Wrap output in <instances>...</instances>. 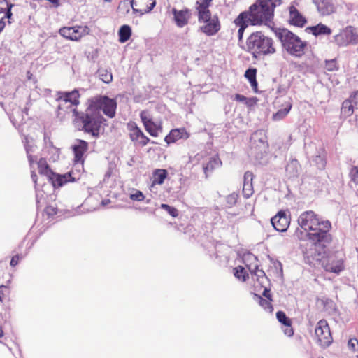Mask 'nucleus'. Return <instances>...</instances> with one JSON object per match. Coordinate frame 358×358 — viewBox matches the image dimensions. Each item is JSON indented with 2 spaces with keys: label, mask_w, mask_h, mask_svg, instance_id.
<instances>
[{
  "label": "nucleus",
  "mask_w": 358,
  "mask_h": 358,
  "mask_svg": "<svg viewBox=\"0 0 358 358\" xmlns=\"http://www.w3.org/2000/svg\"><path fill=\"white\" fill-rule=\"evenodd\" d=\"M282 3V0H257L248 10L241 12L233 21L238 28V41L243 40L249 26H269L273 22L275 8Z\"/></svg>",
  "instance_id": "nucleus-1"
},
{
  "label": "nucleus",
  "mask_w": 358,
  "mask_h": 358,
  "mask_svg": "<svg viewBox=\"0 0 358 358\" xmlns=\"http://www.w3.org/2000/svg\"><path fill=\"white\" fill-rule=\"evenodd\" d=\"M298 224L306 232L307 239L313 243L315 250L322 247L324 254V244L329 243L332 240L329 233L331 229V222L323 219L313 210H306L299 215Z\"/></svg>",
  "instance_id": "nucleus-2"
},
{
  "label": "nucleus",
  "mask_w": 358,
  "mask_h": 358,
  "mask_svg": "<svg viewBox=\"0 0 358 358\" xmlns=\"http://www.w3.org/2000/svg\"><path fill=\"white\" fill-rule=\"evenodd\" d=\"M214 0H196L194 10L199 23V31L207 36L217 34L222 28L221 21L217 15H213L210 7Z\"/></svg>",
  "instance_id": "nucleus-3"
},
{
  "label": "nucleus",
  "mask_w": 358,
  "mask_h": 358,
  "mask_svg": "<svg viewBox=\"0 0 358 358\" xmlns=\"http://www.w3.org/2000/svg\"><path fill=\"white\" fill-rule=\"evenodd\" d=\"M73 115L75 120L82 126V131L85 133L98 138L103 131L106 120L101 113L92 109L88 104L84 113H80L74 108Z\"/></svg>",
  "instance_id": "nucleus-4"
},
{
  "label": "nucleus",
  "mask_w": 358,
  "mask_h": 358,
  "mask_svg": "<svg viewBox=\"0 0 358 358\" xmlns=\"http://www.w3.org/2000/svg\"><path fill=\"white\" fill-rule=\"evenodd\" d=\"M247 50L255 58L273 55L276 49L273 38L266 36L262 31L252 32L246 41Z\"/></svg>",
  "instance_id": "nucleus-5"
},
{
  "label": "nucleus",
  "mask_w": 358,
  "mask_h": 358,
  "mask_svg": "<svg viewBox=\"0 0 358 358\" xmlns=\"http://www.w3.org/2000/svg\"><path fill=\"white\" fill-rule=\"evenodd\" d=\"M275 36L289 55L301 57L305 54L308 43L294 33L287 29H279L275 31Z\"/></svg>",
  "instance_id": "nucleus-6"
},
{
  "label": "nucleus",
  "mask_w": 358,
  "mask_h": 358,
  "mask_svg": "<svg viewBox=\"0 0 358 358\" xmlns=\"http://www.w3.org/2000/svg\"><path fill=\"white\" fill-rule=\"evenodd\" d=\"M252 280L254 281L255 290L260 292L262 289H263L262 294L266 298L264 299L262 296L255 294L259 299V305L266 310L269 313L273 311V308L271 304L272 299L270 290L266 287L267 282V278L262 270L256 268L252 273Z\"/></svg>",
  "instance_id": "nucleus-7"
},
{
  "label": "nucleus",
  "mask_w": 358,
  "mask_h": 358,
  "mask_svg": "<svg viewBox=\"0 0 358 358\" xmlns=\"http://www.w3.org/2000/svg\"><path fill=\"white\" fill-rule=\"evenodd\" d=\"M87 104L92 109L98 113L102 110L106 116L110 118L113 117L115 115L117 102L115 99L106 96L92 97L88 99Z\"/></svg>",
  "instance_id": "nucleus-8"
},
{
  "label": "nucleus",
  "mask_w": 358,
  "mask_h": 358,
  "mask_svg": "<svg viewBox=\"0 0 358 358\" xmlns=\"http://www.w3.org/2000/svg\"><path fill=\"white\" fill-rule=\"evenodd\" d=\"M315 338L318 345L322 348L329 347L333 343L330 327L324 319L319 320L315 328Z\"/></svg>",
  "instance_id": "nucleus-9"
},
{
  "label": "nucleus",
  "mask_w": 358,
  "mask_h": 358,
  "mask_svg": "<svg viewBox=\"0 0 358 358\" xmlns=\"http://www.w3.org/2000/svg\"><path fill=\"white\" fill-rule=\"evenodd\" d=\"M89 31V27L86 25L64 26L59 29L61 36L72 41H79L87 35Z\"/></svg>",
  "instance_id": "nucleus-10"
},
{
  "label": "nucleus",
  "mask_w": 358,
  "mask_h": 358,
  "mask_svg": "<svg viewBox=\"0 0 358 358\" xmlns=\"http://www.w3.org/2000/svg\"><path fill=\"white\" fill-rule=\"evenodd\" d=\"M140 118L145 130L152 137H157L163 131V124L161 120L155 122L152 115L147 110L140 113Z\"/></svg>",
  "instance_id": "nucleus-11"
},
{
  "label": "nucleus",
  "mask_w": 358,
  "mask_h": 358,
  "mask_svg": "<svg viewBox=\"0 0 358 358\" xmlns=\"http://www.w3.org/2000/svg\"><path fill=\"white\" fill-rule=\"evenodd\" d=\"M127 129L129 130V138L135 146L143 148L150 142V139L135 122L128 123Z\"/></svg>",
  "instance_id": "nucleus-12"
},
{
  "label": "nucleus",
  "mask_w": 358,
  "mask_h": 358,
  "mask_svg": "<svg viewBox=\"0 0 358 358\" xmlns=\"http://www.w3.org/2000/svg\"><path fill=\"white\" fill-rule=\"evenodd\" d=\"M57 101L64 104H69L67 108L72 110L80 104V94L76 89L71 92H59Z\"/></svg>",
  "instance_id": "nucleus-13"
},
{
  "label": "nucleus",
  "mask_w": 358,
  "mask_h": 358,
  "mask_svg": "<svg viewBox=\"0 0 358 358\" xmlns=\"http://www.w3.org/2000/svg\"><path fill=\"white\" fill-rule=\"evenodd\" d=\"M290 215L287 210H280L271 218L273 227L278 231H286L290 224Z\"/></svg>",
  "instance_id": "nucleus-14"
},
{
  "label": "nucleus",
  "mask_w": 358,
  "mask_h": 358,
  "mask_svg": "<svg viewBox=\"0 0 358 358\" xmlns=\"http://www.w3.org/2000/svg\"><path fill=\"white\" fill-rule=\"evenodd\" d=\"M322 265L327 272L338 274L345 268V260L343 258L331 256L324 260Z\"/></svg>",
  "instance_id": "nucleus-15"
},
{
  "label": "nucleus",
  "mask_w": 358,
  "mask_h": 358,
  "mask_svg": "<svg viewBox=\"0 0 358 358\" xmlns=\"http://www.w3.org/2000/svg\"><path fill=\"white\" fill-rule=\"evenodd\" d=\"M336 40L340 45L358 42V33L355 28L349 26L336 36Z\"/></svg>",
  "instance_id": "nucleus-16"
},
{
  "label": "nucleus",
  "mask_w": 358,
  "mask_h": 358,
  "mask_svg": "<svg viewBox=\"0 0 358 358\" xmlns=\"http://www.w3.org/2000/svg\"><path fill=\"white\" fill-rule=\"evenodd\" d=\"M74 155V164H83L85 160V155L88 150V143L84 140L78 139L75 145L72 146Z\"/></svg>",
  "instance_id": "nucleus-17"
},
{
  "label": "nucleus",
  "mask_w": 358,
  "mask_h": 358,
  "mask_svg": "<svg viewBox=\"0 0 358 358\" xmlns=\"http://www.w3.org/2000/svg\"><path fill=\"white\" fill-rule=\"evenodd\" d=\"M289 24L296 27L302 28L307 23L306 17L299 12L295 5L291 4L289 8Z\"/></svg>",
  "instance_id": "nucleus-18"
},
{
  "label": "nucleus",
  "mask_w": 358,
  "mask_h": 358,
  "mask_svg": "<svg viewBox=\"0 0 358 358\" xmlns=\"http://www.w3.org/2000/svg\"><path fill=\"white\" fill-rule=\"evenodd\" d=\"M156 5V0H132L131 7L134 13L142 15L150 13Z\"/></svg>",
  "instance_id": "nucleus-19"
},
{
  "label": "nucleus",
  "mask_w": 358,
  "mask_h": 358,
  "mask_svg": "<svg viewBox=\"0 0 358 358\" xmlns=\"http://www.w3.org/2000/svg\"><path fill=\"white\" fill-rule=\"evenodd\" d=\"M189 133L185 127L173 129L165 136L164 141L168 144L176 143L179 140H187L189 138Z\"/></svg>",
  "instance_id": "nucleus-20"
},
{
  "label": "nucleus",
  "mask_w": 358,
  "mask_h": 358,
  "mask_svg": "<svg viewBox=\"0 0 358 358\" xmlns=\"http://www.w3.org/2000/svg\"><path fill=\"white\" fill-rule=\"evenodd\" d=\"M317 11L322 16H327L334 13L336 8L331 0H313Z\"/></svg>",
  "instance_id": "nucleus-21"
},
{
  "label": "nucleus",
  "mask_w": 358,
  "mask_h": 358,
  "mask_svg": "<svg viewBox=\"0 0 358 358\" xmlns=\"http://www.w3.org/2000/svg\"><path fill=\"white\" fill-rule=\"evenodd\" d=\"M172 13L174 16L175 22L178 27H183L188 24L191 16L190 11L188 8H185L181 10H177L173 8Z\"/></svg>",
  "instance_id": "nucleus-22"
},
{
  "label": "nucleus",
  "mask_w": 358,
  "mask_h": 358,
  "mask_svg": "<svg viewBox=\"0 0 358 358\" xmlns=\"http://www.w3.org/2000/svg\"><path fill=\"white\" fill-rule=\"evenodd\" d=\"M13 5L10 4L7 1H0V13L3 15L0 17V33L4 29L6 24L4 19H10L12 16L11 8Z\"/></svg>",
  "instance_id": "nucleus-23"
},
{
  "label": "nucleus",
  "mask_w": 358,
  "mask_h": 358,
  "mask_svg": "<svg viewBox=\"0 0 358 358\" xmlns=\"http://www.w3.org/2000/svg\"><path fill=\"white\" fill-rule=\"evenodd\" d=\"M168 177V171L164 169H156L152 173L150 178L151 187L156 185H161Z\"/></svg>",
  "instance_id": "nucleus-24"
},
{
  "label": "nucleus",
  "mask_w": 358,
  "mask_h": 358,
  "mask_svg": "<svg viewBox=\"0 0 358 358\" xmlns=\"http://www.w3.org/2000/svg\"><path fill=\"white\" fill-rule=\"evenodd\" d=\"M70 176L69 173L60 175L52 171L48 178L54 187H60L69 181Z\"/></svg>",
  "instance_id": "nucleus-25"
},
{
  "label": "nucleus",
  "mask_w": 358,
  "mask_h": 358,
  "mask_svg": "<svg viewBox=\"0 0 358 358\" xmlns=\"http://www.w3.org/2000/svg\"><path fill=\"white\" fill-rule=\"evenodd\" d=\"M276 317L278 321L287 327L285 332L289 336H291L294 334V330L292 327V320L287 317L286 314L283 311H278L276 313Z\"/></svg>",
  "instance_id": "nucleus-26"
},
{
  "label": "nucleus",
  "mask_w": 358,
  "mask_h": 358,
  "mask_svg": "<svg viewBox=\"0 0 358 358\" xmlns=\"http://www.w3.org/2000/svg\"><path fill=\"white\" fill-rule=\"evenodd\" d=\"M257 70L255 68H250L245 72V77L248 80L255 92H258V83L256 79Z\"/></svg>",
  "instance_id": "nucleus-27"
},
{
  "label": "nucleus",
  "mask_w": 358,
  "mask_h": 358,
  "mask_svg": "<svg viewBox=\"0 0 358 358\" xmlns=\"http://www.w3.org/2000/svg\"><path fill=\"white\" fill-rule=\"evenodd\" d=\"M37 169L39 174L46 176L47 178L51 174L52 171L48 165L47 160L45 158H40L36 162Z\"/></svg>",
  "instance_id": "nucleus-28"
},
{
  "label": "nucleus",
  "mask_w": 358,
  "mask_h": 358,
  "mask_svg": "<svg viewBox=\"0 0 358 358\" xmlns=\"http://www.w3.org/2000/svg\"><path fill=\"white\" fill-rule=\"evenodd\" d=\"M311 33L315 36L319 35H330L331 34V29L327 26L323 24H318L316 26L310 27Z\"/></svg>",
  "instance_id": "nucleus-29"
},
{
  "label": "nucleus",
  "mask_w": 358,
  "mask_h": 358,
  "mask_svg": "<svg viewBox=\"0 0 358 358\" xmlns=\"http://www.w3.org/2000/svg\"><path fill=\"white\" fill-rule=\"evenodd\" d=\"M131 36V29L129 25H122L118 31L119 41L127 42Z\"/></svg>",
  "instance_id": "nucleus-30"
},
{
  "label": "nucleus",
  "mask_w": 358,
  "mask_h": 358,
  "mask_svg": "<svg viewBox=\"0 0 358 358\" xmlns=\"http://www.w3.org/2000/svg\"><path fill=\"white\" fill-rule=\"evenodd\" d=\"M292 107L291 103L288 102L286 103L285 107L283 109H280L278 110L275 113H274L272 116V119L274 121H278L284 119L289 113Z\"/></svg>",
  "instance_id": "nucleus-31"
},
{
  "label": "nucleus",
  "mask_w": 358,
  "mask_h": 358,
  "mask_svg": "<svg viewBox=\"0 0 358 358\" xmlns=\"http://www.w3.org/2000/svg\"><path fill=\"white\" fill-rule=\"evenodd\" d=\"M354 103L349 99H346L343 102L341 111L345 116H351L354 113Z\"/></svg>",
  "instance_id": "nucleus-32"
},
{
  "label": "nucleus",
  "mask_w": 358,
  "mask_h": 358,
  "mask_svg": "<svg viewBox=\"0 0 358 358\" xmlns=\"http://www.w3.org/2000/svg\"><path fill=\"white\" fill-rule=\"evenodd\" d=\"M58 208L56 205H48L43 212V216H45L47 219H53L54 217L57 214Z\"/></svg>",
  "instance_id": "nucleus-33"
},
{
  "label": "nucleus",
  "mask_w": 358,
  "mask_h": 358,
  "mask_svg": "<svg viewBox=\"0 0 358 358\" xmlns=\"http://www.w3.org/2000/svg\"><path fill=\"white\" fill-rule=\"evenodd\" d=\"M234 274L236 278L241 281H245L248 278V274L242 266L234 268Z\"/></svg>",
  "instance_id": "nucleus-34"
},
{
  "label": "nucleus",
  "mask_w": 358,
  "mask_h": 358,
  "mask_svg": "<svg viewBox=\"0 0 358 358\" xmlns=\"http://www.w3.org/2000/svg\"><path fill=\"white\" fill-rule=\"evenodd\" d=\"M324 68L328 71H335L338 70L339 66L337 60L336 59H333L325 61Z\"/></svg>",
  "instance_id": "nucleus-35"
},
{
  "label": "nucleus",
  "mask_w": 358,
  "mask_h": 358,
  "mask_svg": "<svg viewBox=\"0 0 358 358\" xmlns=\"http://www.w3.org/2000/svg\"><path fill=\"white\" fill-rule=\"evenodd\" d=\"M160 208L167 211V213L173 217H177L179 215L178 210L176 208L168 204L162 203L161 204Z\"/></svg>",
  "instance_id": "nucleus-36"
},
{
  "label": "nucleus",
  "mask_w": 358,
  "mask_h": 358,
  "mask_svg": "<svg viewBox=\"0 0 358 358\" xmlns=\"http://www.w3.org/2000/svg\"><path fill=\"white\" fill-rule=\"evenodd\" d=\"M253 193V188L251 182H244L243 194L245 198H249Z\"/></svg>",
  "instance_id": "nucleus-37"
},
{
  "label": "nucleus",
  "mask_w": 358,
  "mask_h": 358,
  "mask_svg": "<svg viewBox=\"0 0 358 358\" xmlns=\"http://www.w3.org/2000/svg\"><path fill=\"white\" fill-rule=\"evenodd\" d=\"M129 198L132 201H143L145 199V196L141 191L135 189L130 194Z\"/></svg>",
  "instance_id": "nucleus-38"
},
{
  "label": "nucleus",
  "mask_w": 358,
  "mask_h": 358,
  "mask_svg": "<svg viewBox=\"0 0 358 358\" xmlns=\"http://www.w3.org/2000/svg\"><path fill=\"white\" fill-rule=\"evenodd\" d=\"M350 177L351 180L356 185H358V167L353 166L350 170Z\"/></svg>",
  "instance_id": "nucleus-39"
},
{
  "label": "nucleus",
  "mask_w": 358,
  "mask_h": 358,
  "mask_svg": "<svg viewBox=\"0 0 358 358\" xmlns=\"http://www.w3.org/2000/svg\"><path fill=\"white\" fill-rule=\"evenodd\" d=\"M10 294L9 288L6 286H0V303L6 299Z\"/></svg>",
  "instance_id": "nucleus-40"
},
{
  "label": "nucleus",
  "mask_w": 358,
  "mask_h": 358,
  "mask_svg": "<svg viewBox=\"0 0 358 358\" xmlns=\"http://www.w3.org/2000/svg\"><path fill=\"white\" fill-rule=\"evenodd\" d=\"M218 164V161L215 159L212 158L209 160V162L204 166L203 169L205 173H206L208 171H211L214 169L215 165Z\"/></svg>",
  "instance_id": "nucleus-41"
},
{
  "label": "nucleus",
  "mask_w": 358,
  "mask_h": 358,
  "mask_svg": "<svg viewBox=\"0 0 358 358\" xmlns=\"http://www.w3.org/2000/svg\"><path fill=\"white\" fill-rule=\"evenodd\" d=\"M358 345V340L356 338H351L348 340V348L352 350L356 351L357 350V347Z\"/></svg>",
  "instance_id": "nucleus-42"
},
{
  "label": "nucleus",
  "mask_w": 358,
  "mask_h": 358,
  "mask_svg": "<svg viewBox=\"0 0 358 358\" xmlns=\"http://www.w3.org/2000/svg\"><path fill=\"white\" fill-rule=\"evenodd\" d=\"M45 149H47L48 152H51L54 155H59V150L53 145V143L52 142H49L46 146Z\"/></svg>",
  "instance_id": "nucleus-43"
},
{
  "label": "nucleus",
  "mask_w": 358,
  "mask_h": 358,
  "mask_svg": "<svg viewBox=\"0 0 358 358\" xmlns=\"http://www.w3.org/2000/svg\"><path fill=\"white\" fill-rule=\"evenodd\" d=\"M257 101L258 99L257 97H246V100L245 101L244 103L248 107H252L257 104Z\"/></svg>",
  "instance_id": "nucleus-44"
},
{
  "label": "nucleus",
  "mask_w": 358,
  "mask_h": 358,
  "mask_svg": "<svg viewBox=\"0 0 358 358\" xmlns=\"http://www.w3.org/2000/svg\"><path fill=\"white\" fill-rule=\"evenodd\" d=\"M101 80L106 83H109L111 82L113 78L112 74L110 73H108L107 71H106L105 73H101Z\"/></svg>",
  "instance_id": "nucleus-45"
},
{
  "label": "nucleus",
  "mask_w": 358,
  "mask_h": 358,
  "mask_svg": "<svg viewBox=\"0 0 358 358\" xmlns=\"http://www.w3.org/2000/svg\"><path fill=\"white\" fill-rule=\"evenodd\" d=\"M348 99L357 106L358 105V90L352 92Z\"/></svg>",
  "instance_id": "nucleus-46"
},
{
  "label": "nucleus",
  "mask_w": 358,
  "mask_h": 358,
  "mask_svg": "<svg viewBox=\"0 0 358 358\" xmlns=\"http://www.w3.org/2000/svg\"><path fill=\"white\" fill-rule=\"evenodd\" d=\"M21 259V257L19 255H14L10 260V265L12 267L16 266Z\"/></svg>",
  "instance_id": "nucleus-47"
},
{
  "label": "nucleus",
  "mask_w": 358,
  "mask_h": 358,
  "mask_svg": "<svg viewBox=\"0 0 358 358\" xmlns=\"http://www.w3.org/2000/svg\"><path fill=\"white\" fill-rule=\"evenodd\" d=\"M238 199V194H232L231 195H229L228 197H227V201L229 203H230L231 204H234L236 203V201Z\"/></svg>",
  "instance_id": "nucleus-48"
},
{
  "label": "nucleus",
  "mask_w": 358,
  "mask_h": 358,
  "mask_svg": "<svg viewBox=\"0 0 358 358\" xmlns=\"http://www.w3.org/2000/svg\"><path fill=\"white\" fill-rule=\"evenodd\" d=\"M253 174L250 171H246L244 174V182H251L252 180Z\"/></svg>",
  "instance_id": "nucleus-49"
},
{
  "label": "nucleus",
  "mask_w": 358,
  "mask_h": 358,
  "mask_svg": "<svg viewBox=\"0 0 358 358\" xmlns=\"http://www.w3.org/2000/svg\"><path fill=\"white\" fill-rule=\"evenodd\" d=\"M234 100L239 102H245V101L246 100V96L240 94H236L234 95Z\"/></svg>",
  "instance_id": "nucleus-50"
},
{
  "label": "nucleus",
  "mask_w": 358,
  "mask_h": 358,
  "mask_svg": "<svg viewBox=\"0 0 358 358\" xmlns=\"http://www.w3.org/2000/svg\"><path fill=\"white\" fill-rule=\"evenodd\" d=\"M31 179H32L33 182H34L35 185L36 186L37 181H38V176H37L35 170L31 171Z\"/></svg>",
  "instance_id": "nucleus-51"
},
{
  "label": "nucleus",
  "mask_w": 358,
  "mask_h": 358,
  "mask_svg": "<svg viewBox=\"0 0 358 358\" xmlns=\"http://www.w3.org/2000/svg\"><path fill=\"white\" fill-rule=\"evenodd\" d=\"M29 161L30 166H31V168H33L34 159H33L32 157H30L29 158Z\"/></svg>",
  "instance_id": "nucleus-52"
},
{
  "label": "nucleus",
  "mask_w": 358,
  "mask_h": 358,
  "mask_svg": "<svg viewBox=\"0 0 358 358\" xmlns=\"http://www.w3.org/2000/svg\"><path fill=\"white\" fill-rule=\"evenodd\" d=\"M3 336V330L1 325L0 324V338H2Z\"/></svg>",
  "instance_id": "nucleus-53"
},
{
  "label": "nucleus",
  "mask_w": 358,
  "mask_h": 358,
  "mask_svg": "<svg viewBox=\"0 0 358 358\" xmlns=\"http://www.w3.org/2000/svg\"><path fill=\"white\" fill-rule=\"evenodd\" d=\"M103 1H104V2H108V3H110V2H111V1H112V0H103Z\"/></svg>",
  "instance_id": "nucleus-54"
},
{
  "label": "nucleus",
  "mask_w": 358,
  "mask_h": 358,
  "mask_svg": "<svg viewBox=\"0 0 358 358\" xmlns=\"http://www.w3.org/2000/svg\"><path fill=\"white\" fill-rule=\"evenodd\" d=\"M61 108H62V107H61V104H59V106H58V110H61Z\"/></svg>",
  "instance_id": "nucleus-55"
},
{
  "label": "nucleus",
  "mask_w": 358,
  "mask_h": 358,
  "mask_svg": "<svg viewBox=\"0 0 358 358\" xmlns=\"http://www.w3.org/2000/svg\"><path fill=\"white\" fill-rule=\"evenodd\" d=\"M28 237H25L24 239L23 240V242H25L27 240Z\"/></svg>",
  "instance_id": "nucleus-56"
},
{
  "label": "nucleus",
  "mask_w": 358,
  "mask_h": 358,
  "mask_svg": "<svg viewBox=\"0 0 358 358\" xmlns=\"http://www.w3.org/2000/svg\"><path fill=\"white\" fill-rule=\"evenodd\" d=\"M357 358H358V355H357Z\"/></svg>",
  "instance_id": "nucleus-57"
}]
</instances>
